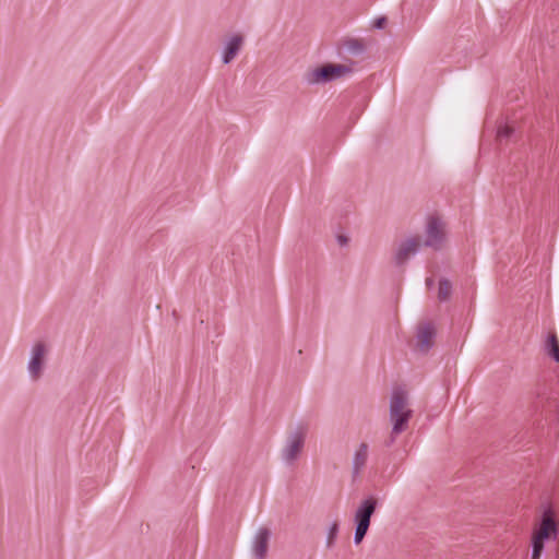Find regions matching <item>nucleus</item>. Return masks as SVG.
Instances as JSON below:
<instances>
[{
    "mask_svg": "<svg viewBox=\"0 0 559 559\" xmlns=\"http://www.w3.org/2000/svg\"><path fill=\"white\" fill-rule=\"evenodd\" d=\"M395 436L391 433V438L385 442L386 447H391L395 442Z\"/></svg>",
    "mask_w": 559,
    "mask_h": 559,
    "instance_id": "aec40b11",
    "label": "nucleus"
},
{
    "mask_svg": "<svg viewBox=\"0 0 559 559\" xmlns=\"http://www.w3.org/2000/svg\"><path fill=\"white\" fill-rule=\"evenodd\" d=\"M380 502L374 496H368L362 499L354 514V544L359 545L368 533L372 514L376 512Z\"/></svg>",
    "mask_w": 559,
    "mask_h": 559,
    "instance_id": "f03ea898",
    "label": "nucleus"
},
{
    "mask_svg": "<svg viewBox=\"0 0 559 559\" xmlns=\"http://www.w3.org/2000/svg\"><path fill=\"white\" fill-rule=\"evenodd\" d=\"M338 534V523L332 522L326 532L325 545L328 548H332Z\"/></svg>",
    "mask_w": 559,
    "mask_h": 559,
    "instance_id": "f3484780",
    "label": "nucleus"
},
{
    "mask_svg": "<svg viewBox=\"0 0 559 559\" xmlns=\"http://www.w3.org/2000/svg\"><path fill=\"white\" fill-rule=\"evenodd\" d=\"M305 444V435L300 429L290 431L281 451V457L287 465H292L299 456Z\"/></svg>",
    "mask_w": 559,
    "mask_h": 559,
    "instance_id": "39448f33",
    "label": "nucleus"
},
{
    "mask_svg": "<svg viewBox=\"0 0 559 559\" xmlns=\"http://www.w3.org/2000/svg\"><path fill=\"white\" fill-rule=\"evenodd\" d=\"M337 240H338V243H340L341 246H344V245H346V243H347V238H346L345 236H338V237H337Z\"/></svg>",
    "mask_w": 559,
    "mask_h": 559,
    "instance_id": "6ab92c4d",
    "label": "nucleus"
},
{
    "mask_svg": "<svg viewBox=\"0 0 559 559\" xmlns=\"http://www.w3.org/2000/svg\"><path fill=\"white\" fill-rule=\"evenodd\" d=\"M426 284H427V286H428V287H432V285H433V280H432V278H427V280H426Z\"/></svg>",
    "mask_w": 559,
    "mask_h": 559,
    "instance_id": "412c9836",
    "label": "nucleus"
},
{
    "mask_svg": "<svg viewBox=\"0 0 559 559\" xmlns=\"http://www.w3.org/2000/svg\"><path fill=\"white\" fill-rule=\"evenodd\" d=\"M47 346L43 342L34 344L31 350V357L27 364V371L33 379H38L45 364Z\"/></svg>",
    "mask_w": 559,
    "mask_h": 559,
    "instance_id": "6e6552de",
    "label": "nucleus"
},
{
    "mask_svg": "<svg viewBox=\"0 0 559 559\" xmlns=\"http://www.w3.org/2000/svg\"><path fill=\"white\" fill-rule=\"evenodd\" d=\"M436 329L431 322L419 323L416 328V346L421 354H427L435 345Z\"/></svg>",
    "mask_w": 559,
    "mask_h": 559,
    "instance_id": "0eeeda50",
    "label": "nucleus"
},
{
    "mask_svg": "<svg viewBox=\"0 0 559 559\" xmlns=\"http://www.w3.org/2000/svg\"><path fill=\"white\" fill-rule=\"evenodd\" d=\"M242 37L240 35H233L224 45L222 51V61L224 64L230 63L240 50Z\"/></svg>",
    "mask_w": 559,
    "mask_h": 559,
    "instance_id": "f8f14e48",
    "label": "nucleus"
},
{
    "mask_svg": "<svg viewBox=\"0 0 559 559\" xmlns=\"http://www.w3.org/2000/svg\"><path fill=\"white\" fill-rule=\"evenodd\" d=\"M425 231L426 240L424 245L436 251L441 250L444 242V231L441 219L435 216L429 217Z\"/></svg>",
    "mask_w": 559,
    "mask_h": 559,
    "instance_id": "423d86ee",
    "label": "nucleus"
},
{
    "mask_svg": "<svg viewBox=\"0 0 559 559\" xmlns=\"http://www.w3.org/2000/svg\"><path fill=\"white\" fill-rule=\"evenodd\" d=\"M345 49L353 56H359L365 51L364 44L358 39H349L345 41Z\"/></svg>",
    "mask_w": 559,
    "mask_h": 559,
    "instance_id": "4468645a",
    "label": "nucleus"
},
{
    "mask_svg": "<svg viewBox=\"0 0 559 559\" xmlns=\"http://www.w3.org/2000/svg\"><path fill=\"white\" fill-rule=\"evenodd\" d=\"M420 242L416 237H409L401 241L394 254V262L397 266H403L411 257L418 253Z\"/></svg>",
    "mask_w": 559,
    "mask_h": 559,
    "instance_id": "1a4fd4ad",
    "label": "nucleus"
},
{
    "mask_svg": "<svg viewBox=\"0 0 559 559\" xmlns=\"http://www.w3.org/2000/svg\"><path fill=\"white\" fill-rule=\"evenodd\" d=\"M385 23H386V19L382 16L374 21L373 26L377 29H382L384 27Z\"/></svg>",
    "mask_w": 559,
    "mask_h": 559,
    "instance_id": "a211bd4d",
    "label": "nucleus"
},
{
    "mask_svg": "<svg viewBox=\"0 0 559 559\" xmlns=\"http://www.w3.org/2000/svg\"><path fill=\"white\" fill-rule=\"evenodd\" d=\"M451 283L447 278H441L439 281V289H438V299L440 301H447L450 296Z\"/></svg>",
    "mask_w": 559,
    "mask_h": 559,
    "instance_id": "2eb2a0df",
    "label": "nucleus"
},
{
    "mask_svg": "<svg viewBox=\"0 0 559 559\" xmlns=\"http://www.w3.org/2000/svg\"><path fill=\"white\" fill-rule=\"evenodd\" d=\"M514 133V128L508 123H501L497 130V139L502 142L509 140Z\"/></svg>",
    "mask_w": 559,
    "mask_h": 559,
    "instance_id": "dca6fc26",
    "label": "nucleus"
},
{
    "mask_svg": "<svg viewBox=\"0 0 559 559\" xmlns=\"http://www.w3.org/2000/svg\"><path fill=\"white\" fill-rule=\"evenodd\" d=\"M547 353L556 362H559V342L555 334L550 335L547 341Z\"/></svg>",
    "mask_w": 559,
    "mask_h": 559,
    "instance_id": "ddd939ff",
    "label": "nucleus"
},
{
    "mask_svg": "<svg viewBox=\"0 0 559 559\" xmlns=\"http://www.w3.org/2000/svg\"><path fill=\"white\" fill-rule=\"evenodd\" d=\"M270 531L261 527L254 535L252 542V551L258 559H264L267 552V545L270 539Z\"/></svg>",
    "mask_w": 559,
    "mask_h": 559,
    "instance_id": "9b49d317",
    "label": "nucleus"
},
{
    "mask_svg": "<svg viewBox=\"0 0 559 559\" xmlns=\"http://www.w3.org/2000/svg\"><path fill=\"white\" fill-rule=\"evenodd\" d=\"M368 460V445L361 442L353 454L352 459V476L357 479L360 476Z\"/></svg>",
    "mask_w": 559,
    "mask_h": 559,
    "instance_id": "9d476101",
    "label": "nucleus"
},
{
    "mask_svg": "<svg viewBox=\"0 0 559 559\" xmlns=\"http://www.w3.org/2000/svg\"><path fill=\"white\" fill-rule=\"evenodd\" d=\"M352 69L345 64L329 63L308 71L305 74V82L308 85H317L332 82L336 79L342 78L346 73H350Z\"/></svg>",
    "mask_w": 559,
    "mask_h": 559,
    "instance_id": "20e7f679",
    "label": "nucleus"
},
{
    "mask_svg": "<svg viewBox=\"0 0 559 559\" xmlns=\"http://www.w3.org/2000/svg\"><path fill=\"white\" fill-rule=\"evenodd\" d=\"M413 411L408 407V394L402 389H394L389 403V416L392 424V435H400L406 430Z\"/></svg>",
    "mask_w": 559,
    "mask_h": 559,
    "instance_id": "f257e3e1",
    "label": "nucleus"
},
{
    "mask_svg": "<svg viewBox=\"0 0 559 559\" xmlns=\"http://www.w3.org/2000/svg\"><path fill=\"white\" fill-rule=\"evenodd\" d=\"M557 525L552 518L550 510L543 513L539 528L535 532L532 538V554L531 559H539L544 549V543L551 536L556 537Z\"/></svg>",
    "mask_w": 559,
    "mask_h": 559,
    "instance_id": "7ed1b4c3",
    "label": "nucleus"
}]
</instances>
